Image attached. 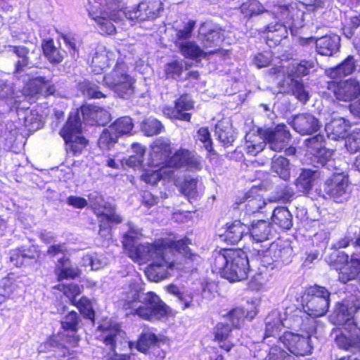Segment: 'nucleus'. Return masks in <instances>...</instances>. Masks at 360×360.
I'll return each mask as SVG.
<instances>
[{"label": "nucleus", "instance_id": "obj_1", "mask_svg": "<svg viewBox=\"0 0 360 360\" xmlns=\"http://www.w3.org/2000/svg\"><path fill=\"white\" fill-rule=\"evenodd\" d=\"M124 0H88L86 10L103 34H113L117 22L124 18L134 21H143L156 18L162 9L160 0H146L137 7L123 11Z\"/></svg>", "mask_w": 360, "mask_h": 360}, {"label": "nucleus", "instance_id": "obj_2", "mask_svg": "<svg viewBox=\"0 0 360 360\" xmlns=\"http://www.w3.org/2000/svg\"><path fill=\"white\" fill-rule=\"evenodd\" d=\"M189 244L191 241L188 238L176 241L171 238H161L154 244L159 252H153L151 257L138 262L152 260L145 272L149 280L158 282L167 278L174 269L189 270L193 268V263L200 261L199 255L191 252L188 247Z\"/></svg>", "mask_w": 360, "mask_h": 360}, {"label": "nucleus", "instance_id": "obj_3", "mask_svg": "<svg viewBox=\"0 0 360 360\" xmlns=\"http://www.w3.org/2000/svg\"><path fill=\"white\" fill-rule=\"evenodd\" d=\"M240 10L248 19L265 13L278 20L269 23L266 27V40L269 46L271 41L274 44H277L283 39L286 38L288 29L291 34L295 35L304 25V13L297 8L295 4L286 6L268 1L263 5L258 0H247L241 4Z\"/></svg>", "mask_w": 360, "mask_h": 360}, {"label": "nucleus", "instance_id": "obj_4", "mask_svg": "<svg viewBox=\"0 0 360 360\" xmlns=\"http://www.w3.org/2000/svg\"><path fill=\"white\" fill-rule=\"evenodd\" d=\"M123 294V307L144 320H160L168 314V307L160 298L153 292H141L138 283L131 282Z\"/></svg>", "mask_w": 360, "mask_h": 360}, {"label": "nucleus", "instance_id": "obj_5", "mask_svg": "<svg viewBox=\"0 0 360 360\" xmlns=\"http://www.w3.org/2000/svg\"><path fill=\"white\" fill-rule=\"evenodd\" d=\"M170 153L168 141L162 139L155 140L151 146L148 164L169 169L184 168L194 171L202 168L200 158L188 150L180 149L169 158Z\"/></svg>", "mask_w": 360, "mask_h": 360}, {"label": "nucleus", "instance_id": "obj_6", "mask_svg": "<svg viewBox=\"0 0 360 360\" xmlns=\"http://www.w3.org/2000/svg\"><path fill=\"white\" fill-rule=\"evenodd\" d=\"M24 47V82L27 80L24 86V96L34 97L38 95L48 96L54 95L58 97H64L60 91L56 90L54 85L51 84V77H46L42 69H32L27 68L30 56Z\"/></svg>", "mask_w": 360, "mask_h": 360}, {"label": "nucleus", "instance_id": "obj_7", "mask_svg": "<svg viewBox=\"0 0 360 360\" xmlns=\"http://www.w3.org/2000/svg\"><path fill=\"white\" fill-rule=\"evenodd\" d=\"M98 330L101 332L99 338L109 349L107 360H129V355L118 352L122 350L119 346L131 347V343L125 340V333L117 324L105 322L98 327Z\"/></svg>", "mask_w": 360, "mask_h": 360}, {"label": "nucleus", "instance_id": "obj_8", "mask_svg": "<svg viewBox=\"0 0 360 360\" xmlns=\"http://www.w3.org/2000/svg\"><path fill=\"white\" fill-rule=\"evenodd\" d=\"M103 82L120 98H129L134 93L135 79L128 73L124 63H117L115 68L103 77Z\"/></svg>", "mask_w": 360, "mask_h": 360}, {"label": "nucleus", "instance_id": "obj_9", "mask_svg": "<svg viewBox=\"0 0 360 360\" xmlns=\"http://www.w3.org/2000/svg\"><path fill=\"white\" fill-rule=\"evenodd\" d=\"M330 292L324 287L314 285L309 288L302 298L305 313L313 317L325 315L330 305Z\"/></svg>", "mask_w": 360, "mask_h": 360}, {"label": "nucleus", "instance_id": "obj_10", "mask_svg": "<svg viewBox=\"0 0 360 360\" xmlns=\"http://www.w3.org/2000/svg\"><path fill=\"white\" fill-rule=\"evenodd\" d=\"M128 231L123 237L122 244L130 258L134 261H143L158 252L154 244H140L136 242L140 239L141 233L132 223H128Z\"/></svg>", "mask_w": 360, "mask_h": 360}, {"label": "nucleus", "instance_id": "obj_11", "mask_svg": "<svg viewBox=\"0 0 360 360\" xmlns=\"http://www.w3.org/2000/svg\"><path fill=\"white\" fill-rule=\"evenodd\" d=\"M60 134L68 146V149L75 154L80 153L87 144L86 139L82 136V123L78 112L70 113Z\"/></svg>", "mask_w": 360, "mask_h": 360}, {"label": "nucleus", "instance_id": "obj_12", "mask_svg": "<svg viewBox=\"0 0 360 360\" xmlns=\"http://www.w3.org/2000/svg\"><path fill=\"white\" fill-rule=\"evenodd\" d=\"M261 256V262L266 267L278 268L290 262L292 250L288 245H284L281 242L272 243L265 250L258 251Z\"/></svg>", "mask_w": 360, "mask_h": 360}, {"label": "nucleus", "instance_id": "obj_13", "mask_svg": "<svg viewBox=\"0 0 360 360\" xmlns=\"http://www.w3.org/2000/svg\"><path fill=\"white\" fill-rule=\"evenodd\" d=\"M324 198L332 199L337 203H342L349 197L348 178L341 174H335L324 184Z\"/></svg>", "mask_w": 360, "mask_h": 360}, {"label": "nucleus", "instance_id": "obj_14", "mask_svg": "<svg viewBox=\"0 0 360 360\" xmlns=\"http://www.w3.org/2000/svg\"><path fill=\"white\" fill-rule=\"evenodd\" d=\"M335 257V262L343 264L339 272V280L343 283L355 279L360 274V256L353 253L350 258L344 252L337 251L333 254Z\"/></svg>", "mask_w": 360, "mask_h": 360}, {"label": "nucleus", "instance_id": "obj_15", "mask_svg": "<svg viewBox=\"0 0 360 360\" xmlns=\"http://www.w3.org/2000/svg\"><path fill=\"white\" fill-rule=\"evenodd\" d=\"M249 261L245 252L234 250L231 259L225 271V278L231 282L244 280L248 276Z\"/></svg>", "mask_w": 360, "mask_h": 360}, {"label": "nucleus", "instance_id": "obj_16", "mask_svg": "<svg viewBox=\"0 0 360 360\" xmlns=\"http://www.w3.org/2000/svg\"><path fill=\"white\" fill-rule=\"evenodd\" d=\"M335 80L328 82V89L334 94L337 99L350 102L360 96V84L356 79Z\"/></svg>", "mask_w": 360, "mask_h": 360}, {"label": "nucleus", "instance_id": "obj_17", "mask_svg": "<svg viewBox=\"0 0 360 360\" xmlns=\"http://www.w3.org/2000/svg\"><path fill=\"white\" fill-rule=\"evenodd\" d=\"M276 342L283 344L295 356L308 355L312 350L309 335H300L290 331L285 332Z\"/></svg>", "mask_w": 360, "mask_h": 360}, {"label": "nucleus", "instance_id": "obj_18", "mask_svg": "<svg viewBox=\"0 0 360 360\" xmlns=\"http://www.w3.org/2000/svg\"><path fill=\"white\" fill-rule=\"evenodd\" d=\"M264 139L271 150L281 152L289 145L291 134L286 125L280 124L274 128L265 129Z\"/></svg>", "mask_w": 360, "mask_h": 360}, {"label": "nucleus", "instance_id": "obj_19", "mask_svg": "<svg viewBox=\"0 0 360 360\" xmlns=\"http://www.w3.org/2000/svg\"><path fill=\"white\" fill-rule=\"evenodd\" d=\"M335 314L340 323H345L343 328H360V305L342 302L337 305Z\"/></svg>", "mask_w": 360, "mask_h": 360}, {"label": "nucleus", "instance_id": "obj_20", "mask_svg": "<svg viewBox=\"0 0 360 360\" xmlns=\"http://www.w3.org/2000/svg\"><path fill=\"white\" fill-rule=\"evenodd\" d=\"M88 202L94 213L98 217H106L108 220L115 221L116 224L122 221V217L115 212V207L110 203L105 202L98 193L94 191L89 193Z\"/></svg>", "mask_w": 360, "mask_h": 360}, {"label": "nucleus", "instance_id": "obj_21", "mask_svg": "<svg viewBox=\"0 0 360 360\" xmlns=\"http://www.w3.org/2000/svg\"><path fill=\"white\" fill-rule=\"evenodd\" d=\"M304 143L307 152L314 155L320 165L325 166L330 162L333 151L325 147L323 135L318 134L309 138L304 141Z\"/></svg>", "mask_w": 360, "mask_h": 360}, {"label": "nucleus", "instance_id": "obj_22", "mask_svg": "<svg viewBox=\"0 0 360 360\" xmlns=\"http://www.w3.org/2000/svg\"><path fill=\"white\" fill-rule=\"evenodd\" d=\"M360 328H353L348 330L347 328L335 331V341L336 345L345 350L360 352Z\"/></svg>", "mask_w": 360, "mask_h": 360}, {"label": "nucleus", "instance_id": "obj_23", "mask_svg": "<svg viewBox=\"0 0 360 360\" xmlns=\"http://www.w3.org/2000/svg\"><path fill=\"white\" fill-rule=\"evenodd\" d=\"M306 40L307 42L314 43L316 52L326 56H333L338 51L340 46V39L336 34H326L318 38L309 37Z\"/></svg>", "mask_w": 360, "mask_h": 360}, {"label": "nucleus", "instance_id": "obj_24", "mask_svg": "<svg viewBox=\"0 0 360 360\" xmlns=\"http://www.w3.org/2000/svg\"><path fill=\"white\" fill-rule=\"evenodd\" d=\"M243 203L245 214L254 215L262 213V210L267 205V201L261 194V190L257 187H252L245 195Z\"/></svg>", "mask_w": 360, "mask_h": 360}, {"label": "nucleus", "instance_id": "obj_25", "mask_svg": "<svg viewBox=\"0 0 360 360\" xmlns=\"http://www.w3.org/2000/svg\"><path fill=\"white\" fill-rule=\"evenodd\" d=\"M289 124L297 132L302 135L316 132L321 127L318 119L308 113L294 116Z\"/></svg>", "mask_w": 360, "mask_h": 360}, {"label": "nucleus", "instance_id": "obj_26", "mask_svg": "<svg viewBox=\"0 0 360 360\" xmlns=\"http://www.w3.org/2000/svg\"><path fill=\"white\" fill-rule=\"evenodd\" d=\"M287 320H283L281 317L280 311L274 310L271 311L265 319V333L264 341L269 345L273 340H269L270 338H273L275 342L278 340L276 336L281 330L282 328L285 326Z\"/></svg>", "mask_w": 360, "mask_h": 360}, {"label": "nucleus", "instance_id": "obj_27", "mask_svg": "<svg viewBox=\"0 0 360 360\" xmlns=\"http://www.w3.org/2000/svg\"><path fill=\"white\" fill-rule=\"evenodd\" d=\"M84 122L91 125H105L110 121V115L105 109L96 105H83L81 108Z\"/></svg>", "mask_w": 360, "mask_h": 360}, {"label": "nucleus", "instance_id": "obj_28", "mask_svg": "<svg viewBox=\"0 0 360 360\" xmlns=\"http://www.w3.org/2000/svg\"><path fill=\"white\" fill-rule=\"evenodd\" d=\"M193 108V103L191 98L187 95H182L176 102L174 109L165 108L164 113L170 117L176 118L181 120L189 121L191 114L184 112V111L190 110Z\"/></svg>", "mask_w": 360, "mask_h": 360}, {"label": "nucleus", "instance_id": "obj_29", "mask_svg": "<svg viewBox=\"0 0 360 360\" xmlns=\"http://www.w3.org/2000/svg\"><path fill=\"white\" fill-rule=\"evenodd\" d=\"M271 224L266 220H253L248 226L247 233H249L253 241L262 243L269 239L272 234Z\"/></svg>", "mask_w": 360, "mask_h": 360}, {"label": "nucleus", "instance_id": "obj_30", "mask_svg": "<svg viewBox=\"0 0 360 360\" xmlns=\"http://www.w3.org/2000/svg\"><path fill=\"white\" fill-rule=\"evenodd\" d=\"M349 122L344 117H333L330 122L326 124L325 130L329 139L338 140L347 136V131L350 128Z\"/></svg>", "mask_w": 360, "mask_h": 360}, {"label": "nucleus", "instance_id": "obj_31", "mask_svg": "<svg viewBox=\"0 0 360 360\" xmlns=\"http://www.w3.org/2000/svg\"><path fill=\"white\" fill-rule=\"evenodd\" d=\"M115 53L105 47H98L91 60L92 70L96 74L108 68L115 60Z\"/></svg>", "mask_w": 360, "mask_h": 360}, {"label": "nucleus", "instance_id": "obj_32", "mask_svg": "<svg viewBox=\"0 0 360 360\" xmlns=\"http://www.w3.org/2000/svg\"><path fill=\"white\" fill-rule=\"evenodd\" d=\"M233 251V249L215 250L212 254L211 260L212 271L220 274L225 278V271L231 259Z\"/></svg>", "mask_w": 360, "mask_h": 360}, {"label": "nucleus", "instance_id": "obj_33", "mask_svg": "<svg viewBox=\"0 0 360 360\" xmlns=\"http://www.w3.org/2000/svg\"><path fill=\"white\" fill-rule=\"evenodd\" d=\"M176 46L179 47L182 56L186 58L195 60H200L201 58H206L207 54H212L216 52L215 50L205 51L195 42L191 41L177 42Z\"/></svg>", "mask_w": 360, "mask_h": 360}, {"label": "nucleus", "instance_id": "obj_34", "mask_svg": "<svg viewBox=\"0 0 360 360\" xmlns=\"http://www.w3.org/2000/svg\"><path fill=\"white\" fill-rule=\"evenodd\" d=\"M356 60L353 56H347L340 65L326 70V73L331 79H338L354 72L356 69Z\"/></svg>", "mask_w": 360, "mask_h": 360}, {"label": "nucleus", "instance_id": "obj_35", "mask_svg": "<svg viewBox=\"0 0 360 360\" xmlns=\"http://www.w3.org/2000/svg\"><path fill=\"white\" fill-rule=\"evenodd\" d=\"M248 226L239 220H236L228 225L224 233L220 236L221 238L227 243L236 244L243 238L247 231Z\"/></svg>", "mask_w": 360, "mask_h": 360}, {"label": "nucleus", "instance_id": "obj_36", "mask_svg": "<svg viewBox=\"0 0 360 360\" xmlns=\"http://www.w3.org/2000/svg\"><path fill=\"white\" fill-rule=\"evenodd\" d=\"M215 340L218 342L219 347L226 352H229L233 344L231 328L227 323H218L214 331Z\"/></svg>", "mask_w": 360, "mask_h": 360}, {"label": "nucleus", "instance_id": "obj_37", "mask_svg": "<svg viewBox=\"0 0 360 360\" xmlns=\"http://www.w3.org/2000/svg\"><path fill=\"white\" fill-rule=\"evenodd\" d=\"M271 219L274 225L283 230H289L292 226V215L285 207H276Z\"/></svg>", "mask_w": 360, "mask_h": 360}, {"label": "nucleus", "instance_id": "obj_38", "mask_svg": "<svg viewBox=\"0 0 360 360\" xmlns=\"http://www.w3.org/2000/svg\"><path fill=\"white\" fill-rule=\"evenodd\" d=\"M41 46L45 58L52 65H58L63 60L65 51L56 47L53 39L44 40Z\"/></svg>", "mask_w": 360, "mask_h": 360}, {"label": "nucleus", "instance_id": "obj_39", "mask_svg": "<svg viewBox=\"0 0 360 360\" xmlns=\"http://www.w3.org/2000/svg\"><path fill=\"white\" fill-rule=\"evenodd\" d=\"M150 169L146 170L142 175L141 179L147 184H155L161 179L170 178L173 173L172 169L164 167L151 166Z\"/></svg>", "mask_w": 360, "mask_h": 360}, {"label": "nucleus", "instance_id": "obj_40", "mask_svg": "<svg viewBox=\"0 0 360 360\" xmlns=\"http://www.w3.org/2000/svg\"><path fill=\"white\" fill-rule=\"evenodd\" d=\"M318 177V173L311 169H302L298 178L296 179L295 185L299 191L308 193L313 186V183Z\"/></svg>", "mask_w": 360, "mask_h": 360}, {"label": "nucleus", "instance_id": "obj_41", "mask_svg": "<svg viewBox=\"0 0 360 360\" xmlns=\"http://www.w3.org/2000/svg\"><path fill=\"white\" fill-rule=\"evenodd\" d=\"M215 133L219 140L224 145L230 144L234 141L235 131L229 121H221L216 124Z\"/></svg>", "mask_w": 360, "mask_h": 360}, {"label": "nucleus", "instance_id": "obj_42", "mask_svg": "<svg viewBox=\"0 0 360 360\" xmlns=\"http://www.w3.org/2000/svg\"><path fill=\"white\" fill-rule=\"evenodd\" d=\"M56 274L58 280L64 278H75L79 274V270L77 267L70 264L68 259L60 258L57 264Z\"/></svg>", "mask_w": 360, "mask_h": 360}, {"label": "nucleus", "instance_id": "obj_43", "mask_svg": "<svg viewBox=\"0 0 360 360\" xmlns=\"http://www.w3.org/2000/svg\"><path fill=\"white\" fill-rule=\"evenodd\" d=\"M41 115L36 110H24V127L30 134L40 129L42 125Z\"/></svg>", "mask_w": 360, "mask_h": 360}, {"label": "nucleus", "instance_id": "obj_44", "mask_svg": "<svg viewBox=\"0 0 360 360\" xmlns=\"http://www.w3.org/2000/svg\"><path fill=\"white\" fill-rule=\"evenodd\" d=\"M271 170L281 179H288L290 176L289 160L283 156H274L271 162Z\"/></svg>", "mask_w": 360, "mask_h": 360}, {"label": "nucleus", "instance_id": "obj_45", "mask_svg": "<svg viewBox=\"0 0 360 360\" xmlns=\"http://www.w3.org/2000/svg\"><path fill=\"white\" fill-rule=\"evenodd\" d=\"M203 191L202 182L198 179H186L182 186V191L188 198H194Z\"/></svg>", "mask_w": 360, "mask_h": 360}, {"label": "nucleus", "instance_id": "obj_46", "mask_svg": "<svg viewBox=\"0 0 360 360\" xmlns=\"http://www.w3.org/2000/svg\"><path fill=\"white\" fill-rule=\"evenodd\" d=\"M117 135L108 127L103 130L100 135L98 144L102 150H110L117 142Z\"/></svg>", "mask_w": 360, "mask_h": 360}, {"label": "nucleus", "instance_id": "obj_47", "mask_svg": "<svg viewBox=\"0 0 360 360\" xmlns=\"http://www.w3.org/2000/svg\"><path fill=\"white\" fill-rule=\"evenodd\" d=\"M118 137L128 134L133 129L134 124L131 119L128 116L118 118L109 126Z\"/></svg>", "mask_w": 360, "mask_h": 360}, {"label": "nucleus", "instance_id": "obj_48", "mask_svg": "<svg viewBox=\"0 0 360 360\" xmlns=\"http://www.w3.org/2000/svg\"><path fill=\"white\" fill-rule=\"evenodd\" d=\"M183 70V61L179 60H172L167 63L164 67L165 77L168 79H179Z\"/></svg>", "mask_w": 360, "mask_h": 360}, {"label": "nucleus", "instance_id": "obj_49", "mask_svg": "<svg viewBox=\"0 0 360 360\" xmlns=\"http://www.w3.org/2000/svg\"><path fill=\"white\" fill-rule=\"evenodd\" d=\"M142 130L147 136H153L161 133L164 127L162 123L154 117H149L142 123Z\"/></svg>", "mask_w": 360, "mask_h": 360}, {"label": "nucleus", "instance_id": "obj_50", "mask_svg": "<svg viewBox=\"0 0 360 360\" xmlns=\"http://www.w3.org/2000/svg\"><path fill=\"white\" fill-rule=\"evenodd\" d=\"M17 289L15 282L10 278L6 277L0 281V304L8 299Z\"/></svg>", "mask_w": 360, "mask_h": 360}, {"label": "nucleus", "instance_id": "obj_51", "mask_svg": "<svg viewBox=\"0 0 360 360\" xmlns=\"http://www.w3.org/2000/svg\"><path fill=\"white\" fill-rule=\"evenodd\" d=\"M156 341L157 337L154 333L146 332L142 333L140 336L136 345V348L138 351L142 353H146L149 348L156 342Z\"/></svg>", "mask_w": 360, "mask_h": 360}, {"label": "nucleus", "instance_id": "obj_52", "mask_svg": "<svg viewBox=\"0 0 360 360\" xmlns=\"http://www.w3.org/2000/svg\"><path fill=\"white\" fill-rule=\"evenodd\" d=\"M274 342L269 348V354L266 357L267 360H295V357L288 354L279 345Z\"/></svg>", "mask_w": 360, "mask_h": 360}, {"label": "nucleus", "instance_id": "obj_53", "mask_svg": "<svg viewBox=\"0 0 360 360\" xmlns=\"http://www.w3.org/2000/svg\"><path fill=\"white\" fill-rule=\"evenodd\" d=\"M223 35L218 28L208 30L204 34L202 41L205 47H212L218 46L222 41Z\"/></svg>", "mask_w": 360, "mask_h": 360}, {"label": "nucleus", "instance_id": "obj_54", "mask_svg": "<svg viewBox=\"0 0 360 360\" xmlns=\"http://www.w3.org/2000/svg\"><path fill=\"white\" fill-rule=\"evenodd\" d=\"M246 142H251L256 144L257 151H262L264 148L266 141L264 139V130H258V134L255 131H250L245 135Z\"/></svg>", "mask_w": 360, "mask_h": 360}, {"label": "nucleus", "instance_id": "obj_55", "mask_svg": "<svg viewBox=\"0 0 360 360\" xmlns=\"http://www.w3.org/2000/svg\"><path fill=\"white\" fill-rule=\"evenodd\" d=\"M345 147L351 153L360 150V129H356L347 137Z\"/></svg>", "mask_w": 360, "mask_h": 360}, {"label": "nucleus", "instance_id": "obj_56", "mask_svg": "<svg viewBox=\"0 0 360 360\" xmlns=\"http://www.w3.org/2000/svg\"><path fill=\"white\" fill-rule=\"evenodd\" d=\"M79 309L81 314L89 320L94 321V311L91 301L85 297H82L76 302L74 304Z\"/></svg>", "mask_w": 360, "mask_h": 360}, {"label": "nucleus", "instance_id": "obj_57", "mask_svg": "<svg viewBox=\"0 0 360 360\" xmlns=\"http://www.w3.org/2000/svg\"><path fill=\"white\" fill-rule=\"evenodd\" d=\"M57 288L63 292L72 304L76 303L77 297L80 294V288L77 285L74 283L58 285Z\"/></svg>", "mask_w": 360, "mask_h": 360}, {"label": "nucleus", "instance_id": "obj_58", "mask_svg": "<svg viewBox=\"0 0 360 360\" xmlns=\"http://www.w3.org/2000/svg\"><path fill=\"white\" fill-rule=\"evenodd\" d=\"M290 89L292 94L301 102L306 103L309 99V94L305 90L303 84L297 79H292Z\"/></svg>", "mask_w": 360, "mask_h": 360}, {"label": "nucleus", "instance_id": "obj_59", "mask_svg": "<svg viewBox=\"0 0 360 360\" xmlns=\"http://www.w3.org/2000/svg\"><path fill=\"white\" fill-rule=\"evenodd\" d=\"M360 25V16L351 15L347 17L342 28L343 33L347 38H351L354 30Z\"/></svg>", "mask_w": 360, "mask_h": 360}, {"label": "nucleus", "instance_id": "obj_60", "mask_svg": "<svg viewBox=\"0 0 360 360\" xmlns=\"http://www.w3.org/2000/svg\"><path fill=\"white\" fill-rule=\"evenodd\" d=\"M62 328L72 333L77 330L79 325V316L75 311L70 312L61 321Z\"/></svg>", "mask_w": 360, "mask_h": 360}, {"label": "nucleus", "instance_id": "obj_61", "mask_svg": "<svg viewBox=\"0 0 360 360\" xmlns=\"http://www.w3.org/2000/svg\"><path fill=\"white\" fill-rule=\"evenodd\" d=\"M132 148L136 154L129 158L127 160L129 165L131 167L141 165L143 162V155L146 152L145 148L139 143H134L132 145Z\"/></svg>", "mask_w": 360, "mask_h": 360}, {"label": "nucleus", "instance_id": "obj_62", "mask_svg": "<svg viewBox=\"0 0 360 360\" xmlns=\"http://www.w3.org/2000/svg\"><path fill=\"white\" fill-rule=\"evenodd\" d=\"M195 21L188 20L181 28L176 29V44L177 42H182L181 41L188 39L191 37L192 32L195 27Z\"/></svg>", "mask_w": 360, "mask_h": 360}, {"label": "nucleus", "instance_id": "obj_63", "mask_svg": "<svg viewBox=\"0 0 360 360\" xmlns=\"http://www.w3.org/2000/svg\"><path fill=\"white\" fill-rule=\"evenodd\" d=\"M53 342L52 340H50L44 345H41L39 347V352H46L53 351L56 353L57 356H65L66 353L68 352V349L63 346L53 345Z\"/></svg>", "mask_w": 360, "mask_h": 360}, {"label": "nucleus", "instance_id": "obj_64", "mask_svg": "<svg viewBox=\"0 0 360 360\" xmlns=\"http://www.w3.org/2000/svg\"><path fill=\"white\" fill-rule=\"evenodd\" d=\"M245 317H247V313L243 308L233 309L229 314V319L236 328L240 325Z\"/></svg>", "mask_w": 360, "mask_h": 360}]
</instances>
